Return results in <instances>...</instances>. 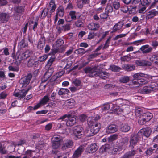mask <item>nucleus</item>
Instances as JSON below:
<instances>
[{
    "label": "nucleus",
    "instance_id": "9d476101",
    "mask_svg": "<svg viewBox=\"0 0 158 158\" xmlns=\"http://www.w3.org/2000/svg\"><path fill=\"white\" fill-rule=\"evenodd\" d=\"M83 130V128L81 126H76L73 127V133L78 139L81 138Z\"/></svg>",
    "mask_w": 158,
    "mask_h": 158
},
{
    "label": "nucleus",
    "instance_id": "72a5a7b5",
    "mask_svg": "<svg viewBox=\"0 0 158 158\" xmlns=\"http://www.w3.org/2000/svg\"><path fill=\"white\" fill-rule=\"evenodd\" d=\"M85 134L87 136H93L95 134L91 127L85 130Z\"/></svg>",
    "mask_w": 158,
    "mask_h": 158
},
{
    "label": "nucleus",
    "instance_id": "c03bdc74",
    "mask_svg": "<svg viewBox=\"0 0 158 158\" xmlns=\"http://www.w3.org/2000/svg\"><path fill=\"white\" fill-rule=\"evenodd\" d=\"M129 80L130 77H129L124 76L120 77L119 79V81L121 83H126L128 82Z\"/></svg>",
    "mask_w": 158,
    "mask_h": 158
},
{
    "label": "nucleus",
    "instance_id": "338daca9",
    "mask_svg": "<svg viewBox=\"0 0 158 158\" xmlns=\"http://www.w3.org/2000/svg\"><path fill=\"white\" fill-rule=\"evenodd\" d=\"M87 116L84 114L80 115L79 117V120L81 122L85 121L86 119Z\"/></svg>",
    "mask_w": 158,
    "mask_h": 158
},
{
    "label": "nucleus",
    "instance_id": "39448f33",
    "mask_svg": "<svg viewBox=\"0 0 158 158\" xmlns=\"http://www.w3.org/2000/svg\"><path fill=\"white\" fill-rule=\"evenodd\" d=\"M31 87L29 86L27 90L23 89L19 91V92H16L15 90L13 93V95L16 97H17L19 99L23 98L26 95L27 93L31 89Z\"/></svg>",
    "mask_w": 158,
    "mask_h": 158
},
{
    "label": "nucleus",
    "instance_id": "5fc2aeb1",
    "mask_svg": "<svg viewBox=\"0 0 158 158\" xmlns=\"http://www.w3.org/2000/svg\"><path fill=\"white\" fill-rule=\"evenodd\" d=\"M118 138V135L116 134H114L110 136L108 139V141L110 142H112L116 140Z\"/></svg>",
    "mask_w": 158,
    "mask_h": 158
},
{
    "label": "nucleus",
    "instance_id": "6ab92c4d",
    "mask_svg": "<svg viewBox=\"0 0 158 158\" xmlns=\"http://www.w3.org/2000/svg\"><path fill=\"white\" fill-rule=\"evenodd\" d=\"M111 106H112V107L110 110V113H114L118 114L120 112L122 111V110L120 109L119 106L113 104Z\"/></svg>",
    "mask_w": 158,
    "mask_h": 158
},
{
    "label": "nucleus",
    "instance_id": "cd10ccee",
    "mask_svg": "<svg viewBox=\"0 0 158 158\" xmlns=\"http://www.w3.org/2000/svg\"><path fill=\"white\" fill-rule=\"evenodd\" d=\"M99 27V24L94 23H90L88 25V28L91 30H97Z\"/></svg>",
    "mask_w": 158,
    "mask_h": 158
},
{
    "label": "nucleus",
    "instance_id": "4d7b16f0",
    "mask_svg": "<svg viewBox=\"0 0 158 158\" xmlns=\"http://www.w3.org/2000/svg\"><path fill=\"white\" fill-rule=\"evenodd\" d=\"M135 114L136 116H139L140 114H141L142 112V110L140 108H136L135 109Z\"/></svg>",
    "mask_w": 158,
    "mask_h": 158
},
{
    "label": "nucleus",
    "instance_id": "0e129e2a",
    "mask_svg": "<svg viewBox=\"0 0 158 158\" xmlns=\"http://www.w3.org/2000/svg\"><path fill=\"white\" fill-rule=\"evenodd\" d=\"M109 14L105 11V13L101 14L100 15V18L103 19H107L109 16Z\"/></svg>",
    "mask_w": 158,
    "mask_h": 158
},
{
    "label": "nucleus",
    "instance_id": "e433bc0d",
    "mask_svg": "<svg viewBox=\"0 0 158 158\" xmlns=\"http://www.w3.org/2000/svg\"><path fill=\"white\" fill-rule=\"evenodd\" d=\"M62 138L60 135H55L52 138V142H60L62 140Z\"/></svg>",
    "mask_w": 158,
    "mask_h": 158
},
{
    "label": "nucleus",
    "instance_id": "473e14b6",
    "mask_svg": "<svg viewBox=\"0 0 158 158\" xmlns=\"http://www.w3.org/2000/svg\"><path fill=\"white\" fill-rule=\"evenodd\" d=\"M148 81L144 79L141 78L138 80H135L132 81V83L135 85H143L148 83Z\"/></svg>",
    "mask_w": 158,
    "mask_h": 158
},
{
    "label": "nucleus",
    "instance_id": "412c9836",
    "mask_svg": "<svg viewBox=\"0 0 158 158\" xmlns=\"http://www.w3.org/2000/svg\"><path fill=\"white\" fill-rule=\"evenodd\" d=\"M155 89L154 87L151 86H145L143 87L142 89V91L143 93L147 94L150 93L152 91L154 90Z\"/></svg>",
    "mask_w": 158,
    "mask_h": 158
},
{
    "label": "nucleus",
    "instance_id": "423d86ee",
    "mask_svg": "<svg viewBox=\"0 0 158 158\" xmlns=\"http://www.w3.org/2000/svg\"><path fill=\"white\" fill-rule=\"evenodd\" d=\"M77 13L75 11H71L65 17V20L67 22H70L72 20H76L80 17L77 15Z\"/></svg>",
    "mask_w": 158,
    "mask_h": 158
},
{
    "label": "nucleus",
    "instance_id": "a19ab883",
    "mask_svg": "<svg viewBox=\"0 0 158 158\" xmlns=\"http://www.w3.org/2000/svg\"><path fill=\"white\" fill-rule=\"evenodd\" d=\"M118 102L120 103V104L122 106L123 105H129L130 104V102L129 101L124 99H119L117 100Z\"/></svg>",
    "mask_w": 158,
    "mask_h": 158
},
{
    "label": "nucleus",
    "instance_id": "603ef678",
    "mask_svg": "<svg viewBox=\"0 0 158 158\" xmlns=\"http://www.w3.org/2000/svg\"><path fill=\"white\" fill-rule=\"evenodd\" d=\"M113 8L115 10H118L120 7V3L116 1H114L112 3Z\"/></svg>",
    "mask_w": 158,
    "mask_h": 158
},
{
    "label": "nucleus",
    "instance_id": "3c124183",
    "mask_svg": "<svg viewBox=\"0 0 158 158\" xmlns=\"http://www.w3.org/2000/svg\"><path fill=\"white\" fill-rule=\"evenodd\" d=\"M52 148L54 149L58 148L60 146V142H52Z\"/></svg>",
    "mask_w": 158,
    "mask_h": 158
},
{
    "label": "nucleus",
    "instance_id": "69168bd1",
    "mask_svg": "<svg viewBox=\"0 0 158 158\" xmlns=\"http://www.w3.org/2000/svg\"><path fill=\"white\" fill-rule=\"evenodd\" d=\"M154 149H153L152 148H150L146 151L145 153L147 155H151L153 153V151Z\"/></svg>",
    "mask_w": 158,
    "mask_h": 158
},
{
    "label": "nucleus",
    "instance_id": "c756f323",
    "mask_svg": "<svg viewBox=\"0 0 158 158\" xmlns=\"http://www.w3.org/2000/svg\"><path fill=\"white\" fill-rule=\"evenodd\" d=\"M147 75L141 73H135L133 75L134 80H133V81L135 80H138V79H140L141 77H146V76Z\"/></svg>",
    "mask_w": 158,
    "mask_h": 158
},
{
    "label": "nucleus",
    "instance_id": "5701e85b",
    "mask_svg": "<svg viewBox=\"0 0 158 158\" xmlns=\"http://www.w3.org/2000/svg\"><path fill=\"white\" fill-rule=\"evenodd\" d=\"M157 14H158V11L156 10L155 9H152L147 13L146 18L149 19L154 17Z\"/></svg>",
    "mask_w": 158,
    "mask_h": 158
},
{
    "label": "nucleus",
    "instance_id": "f257e3e1",
    "mask_svg": "<svg viewBox=\"0 0 158 158\" xmlns=\"http://www.w3.org/2000/svg\"><path fill=\"white\" fill-rule=\"evenodd\" d=\"M58 119L65 121L66 125L68 126H72L76 123V117L72 114H65Z\"/></svg>",
    "mask_w": 158,
    "mask_h": 158
},
{
    "label": "nucleus",
    "instance_id": "bb28decb",
    "mask_svg": "<svg viewBox=\"0 0 158 158\" xmlns=\"http://www.w3.org/2000/svg\"><path fill=\"white\" fill-rule=\"evenodd\" d=\"M99 118L100 117L99 116H98L96 117H89L87 119V122L88 125L90 126L94 124V122L98 120Z\"/></svg>",
    "mask_w": 158,
    "mask_h": 158
},
{
    "label": "nucleus",
    "instance_id": "8fccbe9b",
    "mask_svg": "<svg viewBox=\"0 0 158 158\" xmlns=\"http://www.w3.org/2000/svg\"><path fill=\"white\" fill-rule=\"evenodd\" d=\"M105 12L108 14L112 12L113 8L110 5H107L105 9Z\"/></svg>",
    "mask_w": 158,
    "mask_h": 158
},
{
    "label": "nucleus",
    "instance_id": "4c0bfd02",
    "mask_svg": "<svg viewBox=\"0 0 158 158\" xmlns=\"http://www.w3.org/2000/svg\"><path fill=\"white\" fill-rule=\"evenodd\" d=\"M49 95L48 94L45 96L40 101L42 104L43 105L46 104L49 100Z\"/></svg>",
    "mask_w": 158,
    "mask_h": 158
},
{
    "label": "nucleus",
    "instance_id": "a18cd8bd",
    "mask_svg": "<svg viewBox=\"0 0 158 158\" xmlns=\"http://www.w3.org/2000/svg\"><path fill=\"white\" fill-rule=\"evenodd\" d=\"M110 69L114 72H118L121 70L120 67L114 65H112L110 66Z\"/></svg>",
    "mask_w": 158,
    "mask_h": 158
},
{
    "label": "nucleus",
    "instance_id": "e2e57ef3",
    "mask_svg": "<svg viewBox=\"0 0 158 158\" xmlns=\"http://www.w3.org/2000/svg\"><path fill=\"white\" fill-rule=\"evenodd\" d=\"M75 25L78 27H82L83 26V24L81 20H78L75 23Z\"/></svg>",
    "mask_w": 158,
    "mask_h": 158
},
{
    "label": "nucleus",
    "instance_id": "f3484780",
    "mask_svg": "<svg viewBox=\"0 0 158 158\" xmlns=\"http://www.w3.org/2000/svg\"><path fill=\"white\" fill-rule=\"evenodd\" d=\"M64 13V11L63 7L62 6H60L56 10L55 23L57 21V16H59L60 17H62L63 16Z\"/></svg>",
    "mask_w": 158,
    "mask_h": 158
},
{
    "label": "nucleus",
    "instance_id": "1a4fd4ad",
    "mask_svg": "<svg viewBox=\"0 0 158 158\" xmlns=\"http://www.w3.org/2000/svg\"><path fill=\"white\" fill-rule=\"evenodd\" d=\"M84 70L86 73H89V77H94L97 76L96 68L86 67L84 69Z\"/></svg>",
    "mask_w": 158,
    "mask_h": 158
},
{
    "label": "nucleus",
    "instance_id": "4468645a",
    "mask_svg": "<svg viewBox=\"0 0 158 158\" xmlns=\"http://www.w3.org/2000/svg\"><path fill=\"white\" fill-rule=\"evenodd\" d=\"M84 146L83 145L80 146L74 152L73 158H77L80 156L84 150Z\"/></svg>",
    "mask_w": 158,
    "mask_h": 158
},
{
    "label": "nucleus",
    "instance_id": "0eeeda50",
    "mask_svg": "<svg viewBox=\"0 0 158 158\" xmlns=\"http://www.w3.org/2000/svg\"><path fill=\"white\" fill-rule=\"evenodd\" d=\"M56 5L55 3V2L54 0H51L50 2L47 9H48L49 11V15H48V17H50L51 15L54 12L56 9Z\"/></svg>",
    "mask_w": 158,
    "mask_h": 158
},
{
    "label": "nucleus",
    "instance_id": "2eb2a0df",
    "mask_svg": "<svg viewBox=\"0 0 158 158\" xmlns=\"http://www.w3.org/2000/svg\"><path fill=\"white\" fill-rule=\"evenodd\" d=\"M140 50L143 54H146L150 52L152 50V48L148 44H146L141 46Z\"/></svg>",
    "mask_w": 158,
    "mask_h": 158
},
{
    "label": "nucleus",
    "instance_id": "393cba45",
    "mask_svg": "<svg viewBox=\"0 0 158 158\" xmlns=\"http://www.w3.org/2000/svg\"><path fill=\"white\" fill-rule=\"evenodd\" d=\"M101 127V124L99 123H94L91 125V127L93 130L95 134H97L99 131Z\"/></svg>",
    "mask_w": 158,
    "mask_h": 158
},
{
    "label": "nucleus",
    "instance_id": "aec40b11",
    "mask_svg": "<svg viewBox=\"0 0 158 158\" xmlns=\"http://www.w3.org/2000/svg\"><path fill=\"white\" fill-rule=\"evenodd\" d=\"M110 105L109 103H107L104 105L101 108H100V111L99 112L100 113H102L103 114H105L107 112H108V110L110 108Z\"/></svg>",
    "mask_w": 158,
    "mask_h": 158
},
{
    "label": "nucleus",
    "instance_id": "20e7f679",
    "mask_svg": "<svg viewBox=\"0 0 158 158\" xmlns=\"http://www.w3.org/2000/svg\"><path fill=\"white\" fill-rule=\"evenodd\" d=\"M32 76L31 74H28L20 80L19 82L22 87H25L29 83L30 80L32 78Z\"/></svg>",
    "mask_w": 158,
    "mask_h": 158
},
{
    "label": "nucleus",
    "instance_id": "864d4df0",
    "mask_svg": "<svg viewBox=\"0 0 158 158\" xmlns=\"http://www.w3.org/2000/svg\"><path fill=\"white\" fill-rule=\"evenodd\" d=\"M8 69L9 71L14 72H18L19 70V67L16 66H9Z\"/></svg>",
    "mask_w": 158,
    "mask_h": 158
},
{
    "label": "nucleus",
    "instance_id": "ea45409f",
    "mask_svg": "<svg viewBox=\"0 0 158 158\" xmlns=\"http://www.w3.org/2000/svg\"><path fill=\"white\" fill-rule=\"evenodd\" d=\"M48 12L49 11H48V9H47V8H44L40 12L41 18L42 19H43L45 18L48 14Z\"/></svg>",
    "mask_w": 158,
    "mask_h": 158
},
{
    "label": "nucleus",
    "instance_id": "b1692460",
    "mask_svg": "<svg viewBox=\"0 0 158 158\" xmlns=\"http://www.w3.org/2000/svg\"><path fill=\"white\" fill-rule=\"evenodd\" d=\"M135 63L138 66H150L151 65V63L150 62L146 60H136Z\"/></svg>",
    "mask_w": 158,
    "mask_h": 158
},
{
    "label": "nucleus",
    "instance_id": "37998d69",
    "mask_svg": "<svg viewBox=\"0 0 158 158\" xmlns=\"http://www.w3.org/2000/svg\"><path fill=\"white\" fill-rule=\"evenodd\" d=\"M69 92L68 89L65 88H61L59 91L58 94L60 95H65Z\"/></svg>",
    "mask_w": 158,
    "mask_h": 158
},
{
    "label": "nucleus",
    "instance_id": "680f3d73",
    "mask_svg": "<svg viewBox=\"0 0 158 158\" xmlns=\"http://www.w3.org/2000/svg\"><path fill=\"white\" fill-rule=\"evenodd\" d=\"M6 152L5 147L0 142V153L2 154H5L6 153Z\"/></svg>",
    "mask_w": 158,
    "mask_h": 158
},
{
    "label": "nucleus",
    "instance_id": "2f4dec72",
    "mask_svg": "<svg viewBox=\"0 0 158 158\" xmlns=\"http://www.w3.org/2000/svg\"><path fill=\"white\" fill-rule=\"evenodd\" d=\"M75 105V101L73 99H69L65 102V105L68 108H72Z\"/></svg>",
    "mask_w": 158,
    "mask_h": 158
},
{
    "label": "nucleus",
    "instance_id": "c9c22d12",
    "mask_svg": "<svg viewBox=\"0 0 158 158\" xmlns=\"http://www.w3.org/2000/svg\"><path fill=\"white\" fill-rule=\"evenodd\" d=\"M97 76L102 79H105L106 78L109 76V74L106 72H101L98 73Z\"/></svg>",
    "mask_w": 158,
    "mask_h": 158
},
{
    "label": "nucleus",
    "instance_id": "052dcab7",
    "mask_svg": "<svg viewBox=\"0 0 158 158\" xmlns=\"http://www.w3.org/2000/svg\"><path fill=\"white\" fill-rule=\"evenodd\" d=\"M48 57V56L47 55H44L39 58V61L40 62H43L46 60Z\"/></svg>",
    "mask_w": 158,
    "mask_h": 158
},
{
    "label": "nucleus",
    "instance_id": "7c9ffc66",
    "mask_svg": "<svg viewBox=\"0 0 158 158\" xmlns=\"http://www.w3.org/2000/svg\"><path fill=\"white\" fill-rule=\"evenodd\" d=\"M55 60V57H51L47 61V64L46 65V67L48 69V71L49 70L51 69L52 70V73L53 72V69H52L50 68L52 65L53 62Z\"/></svg>",
    "mask_w": 158,
    "mask_h": 158
},
{
    "label": "nucleus",
    "instance_id": "09e8293b",
    "mask_svg": "<svg viewBox=\"0 0 158 158\" xmlns=\"http://www.w3.org/2000/svg\"><path fill=\"white\" fill-rule=\"evenodd\" d=\"M128 140L129 139L127 137H125L122 139L121 142L123 144L122 145L123 148H124L127 145Z\"/></svg>",
    "mask_w": 158,
    "mask_h": 158
},
{
    "label": "nucleus",
    "instance_id": "13d9d810",
    "mask_svg": "<svg viewBox=\"0 0 158 158\" xmlns=\"http://www.w3.org/2000/svg\"><path fill=\"white\" fill-rule=\"evenodd\" d=\"M64 43L63 41L61 39H58L56 41V44H54L56 47H58L62 45Z\"/></svg>",
    "mask_w": 158,
    "mask_h": 158
},
{
    "label": "nucleus",
    "instance_id": "de8ad7c7",
    "mask_svg": "<svg viewBox=\"0 0 158 158\" xmlns=\"http://www.w3.org/2000/svg\"><path fill=\"white\" fill-rule=\"evenodd\" d=\"M70 25L67 24L62 26L61 27H59L58 30H63L64 31H65L70 29Z\"/></svg>",
    "mask_w": 158,
    "mask_h": 158
},
{
    "label": "nucleus",
    "instance_id": "79ce46f5",
    "mask_svg": "<svg viewBox=\"0 0 158 158\" xmlns=\"http://www.w3.org/2000/svg\"><path fill=\"white\" fill-rule=\"evenodd\" d=\"M121 130L123 132H128L130 129V127L127 124L123 125L121 128Z\"/></svg>",
    "mask_w": 158,
    "mask_h": 158
},
{
    "label": "nucleus",
    "instance_id": "58836bf2",
    "mask_svg": "<svg viewBox=\"0 0 158 158\" xmlns=\"http://www.w3.org/2000/svg\"><path fill=\"white\" fill-rule=\"evenodd\" d=\"M123 68L125 70L130 71L135 69V67L133 65L125 64L124 65Z\"/></svg>",
    "mask_w": 158,
    "mask_h": 158
},
{
    "label": "nucleus",
    "instance_id": "dca6fc26",
    "mask_svg": "<svg viewBox=\"0 0 158 158\" xmlns=\"http://www.w3.org/2000/svg\"><path fill=\"white\" fill-rule=\"evenodd\" d=\"M118 130V127L117 126L114 124H111L108 126L106 130V131L107 133L109 134L115 132L117 131Z\"/></svg>",
    "mask_w": 158,
    "mask_h": 158
},
{
    "label": "nucleus",
    "instance_id": "f03ea898",
    "mask_svg": "<svg viewBox=\"0 0 158 158\" xmlns=\"http://www.w3.org/2000/svg\"><path fill=\"white\" fill-rule=\"evenodd\" d=\"M31 54L32 52L28 50L22 53L17 52L15 56L16 62L17 64H19L22 60L26 59L29 57Z\"/></svg>",
    "mask_w": 158,
    "mask_h": 158
},
{
    "label": "nucleus",
    "instance_id": "6e6d98bb",
    "mask_svg": "<svg viewBox=\"0 0 158 158\" xmlns=\"http://www.w3.org/2000/svg\"><path fill=\"white\" fill-rule=\"evenodd\" d=\"M97 35V34L93 32H90L89 33L88 39L89 40L93 39Z\"/></svg>",
    "mask_w": 158,
    "mask_h": 158
},
{
    "label": "nucleus",
    "instance_id": "7ed1b4c3",
    "mask_svg": "<svg viewBox=\"0 0 158 158\" xmlns=\"http://www.w3.org/2000/svg\"><path fill=\"white\" fill-rule=\"evenodd\" d=\"M52 73V70L51 69L49 70L45 73L42 78V82L39 86L40 89H43L45 88L47 85V83L45 81L51 76Z\"/></svg>",
    "mask_w": 158,
    "mask_h": 158
},
{
    "label": "nucleus",
    "instance_id": "4be33fe9",
    "mask_svg": "<svg viewBox=\"0 0 158 158\" xmlns=\"http://www.w3.org/2000/svg\"><path fill=\"white\" fill-rule=\"evenodd\" d=\"M136 153V151L135 150H132L126 153L121 158H131Z\"/></svg>",
    "mask_w": 158,
    "mask_h": 158
},
{
    "label": "nucleus",
    "instance_id": "ddd939ff",
    "mask_svg": "<svg viewBox=\"0 0 158 158\" xmlns=\"http://www.w3.org/2000/svg\"><path fill=\"white\" fill-rule=\"evenodd\" d=\"M143 118V122H141V120L139 121V124L141 125H142L145 124L146 122L150 120L152 117V114L151 113L147 112L144 113L142 116Z\"/></svg>",
    "mask_w": 158,
    "mask_h": 158
},
{
    "label": "nucleus",
    "instance_id": "49530a36",
    "mask_svg": "<svg viewBox=\"0 0 158 158\" xmlns=\"http://www.w3.org/2000/svg\"><path fill=\"white\" fill-rule=\"evenodd\" d=\"M15 9L16 12L19 14L22 13L24 10V7L22 6L16 7Z\"/></svg>",
    "mask_w": 158,
    "mask_h": 158
},
{
    "label": "nucleus",
    "instance_id": "bf43d9fd",
    "mask_svg": "<svg viewBox=\"0 0 158 158\" xmlns=\"http://www.w3.org/2000/svg\"><path fill=\"white\" fill-rule=\"evenodd\" d=\"M121 59L122 61L128 62L131 60V58L128 56H126L121 57Z\"/></svg>",
    "mask_w": 158,
    "mask_h": 158
},
{
    "label": "nucleus",
    "instance_id": "a878e982",
    "mask_svg": "<svg viewBox=\"0 0 158 158\" xmlns=\"http://www.w3.org/2000/svg\"><path fill=\"white\" fill-rule=\"evenodd\" d=\"M9 17V15L6 13H2L0 14V20L2 23L7 22Z\"/></svg>",
    "mask_w": 158,
    "mask_h": 158
},
{
    "label": "nucleus",
    "instance_id": "9b49d317",
    "mask_svg": "<svg viewBox=\"0 0 158 158\" xmlns=\"http://www.w3.org/2000/svg\"><path fill=\"white\" fill-rule=\"evenodd\" d=\"M140 136L137 134H133L131 135L130 140V146L132 147L133 148L137 144L139 138Z\"/></svg>",
    "mask_w": 158,
    "mask_h": 158
},
{
    "label": "nucleus",
    "instance_id": "774afa93",
    "mask_svg": "<svg viewBox=\"0 0 158 158\" xmlns=\"http://www.w3.org/2000/svg\"><path fill=\"white\" fill-rule=\"evenodd\" d=\"M151 45L154 48L156 49L158 46V41H152L151 42Z\"/></svg>",
    "mask_w": 158,
    "mask_h": 158
},
{
    "label": "nucleus",
    "instance_id": "f704fd0d",
    "mask_svg": "<svg viewBox=\"0 0 158 158\" xmlns=\"http://www.w3.org/2000/svg\"><path fill=\"white\" fill-rule=\"evenodd\" d=\"M38 64V61H35L34 60H30L28 62V66L29 67H31L34 66H36Z\"/></svg>",
    "mask_w": 158,
    "mask_h": 158
},
{
    "label": "nucleus",
    "instance_id": "6e6552de",
    "mask_svg": "<svg viewBox=\"0 0 158 158\" xmlns=\"http://www.w3.org/2000/svg\"><path fill=\"white\" fill-rule=\"evenodd\" d=\"M152 132V130L149 127L144 128L140 129L138 133L139 136L143 135L146 137H148Z\"/></svg>",
    "mask_w": 158,
    "mask_h": 158
},
{
    "label": "nucleus",
    "instance_id": "f8f14e48",
    "mask_svg": "<svg viewBox=\"0 0 158 158\" xmlns=\"http://www.w3.org/2000/svg\"><path fill=\"white\" fill-rule=\"evenodd\" d=\"M98 148L95 143L89 145L86 148L85 152L89 153H92L95 152L97 150Z\"/></svg>",
    "mask_w": 158,
    "mask_h": 158
},
{
    "label": "nucleus",
    "instance_id": "c85d7f7f",
    "mask_svg": "<svg viewBox=\"0 0 158 158\" xmlns=\"http://www.w3.org/2000/svg\"><path fill=\"white\" fill-rule=\"evenodd\" d=\"M123 25V24L119 22L118 23L113 27L112 32H114L119 30H121L122 31L123 30H122V28Z\"/></svg>",
    "mask_w": 158,
    "mask_h": 158
},
{
    "label": "nucleus",
    "instance_id": "a211bd4d",
    "mask_svg": "<svg viewBox=\"0 0 158 158\" xmlns=\"http://www.w3.org/2000/svg\"><path fill=\"white\" fill-rule=\"evenodd\" d=\"M73 145V143L72 141L67 140L64 143L62 147V149L63 150H66L69 148H72Z\"/></svg>",
    "mask_w": 158,
    "mask_h": 158
}]
</instances>
